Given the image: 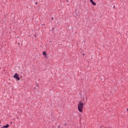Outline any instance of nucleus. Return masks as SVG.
Listing matches in <instances>:
<instances>
[{"label": "nucleus", "mask_w": 128, "mask_h": 128, "mask_svg": "<svg viewBox=\"0 0 128 128\" xmlns=\"http://www.w3.org/2000/svg\"><path fill=\"white\" fill-rule=\"evenodd\" d=\"M82 108H84V102L80 101L78 104V110L80 112H82Z\"/></svg>", "instance_id": "f257e3e1"}, {"label": "nucleus", "mask_w": 128, "mask_h": 128, "mask_svg": "<svg viewBox=\"0 0 128 128\" xmlns=\"http://www.w3.org/2000/svg\"><path fill=\"white\" fill-rule=\"evenodd\" d=\"M9 126H10V125H8V124H7L6 126H4L3 128H8Z\"/></svg>", "instance_id": "39448f33"}, {"label": "nucleus", "mask_w": 128, "mask_h": 128, "mask_svg": "<svg viewBox=\"0 0 128 128\" xmlns=\"http://www.w3.org/2000/svg\"><path fill=\"white\" fill-rule=\"evenodd\" d=\"M58 128H60V126Z\"/></svg>", "instance_id": "1a4fd4ad"}, {"label": "nucleus", "mask_w": 128, "mask_h": 128, "mask_svg": "<svg viewBox=\"0 0 128 128\" xmlns=\"http://www.w3.org/2000/svg\"><path fill=\"white\" fill-rule=\"evenodd\" d=\"M52 20H54V18L52 17Z\"/></svg>", "instance_id": "423d86ee"}, {"label": "nucleus", "mask_w": 128, "mask_h": 128, "mask_svg": "<svg viewBox=\"0 0 128 128\" xmlns=\"http://www.w3.org/2000/svg\"><path fill=\"white\" fill-rule=\"evenodd\" d=\"M35 4H38V2H36Z\"/></svg>", "instance_id": "0eeeda50"}, {"label": "nucleus", "mask_w": 128, "mask_h": 128, "mask_svg": "<svg viewBox=\"0 0 128 128\" xmlns=\"http://www.w3.org/2000/svg\"><path fill=\"white\" fill-rule=\"evenodd\" d=\"M14 78H16V80H20V76H18V74H14Z\"/></svg>", "instance_id": "f03ea898"}, {"label": "nucleus", "mask_w": 128, "mask_h": 128, "mask_svg": "<svg viewBox=\"0 0 128 128\" xmlns=\"http://www.w3.org/2000/svg\"><path fill=\"white\" fill-rule=\"evenodd\" d=\"M42 54L45 56V58H46V52H43Z\"/></svg>", "instance_id": "20e7f679"}, {"label": "nucleus", "mask_w": 128, "mask_h": 128, "mask_svg": "<svg viewBox=\"0 0 128 128\" xmlns=\"http://www.w3.org/2000/svg\"><path fill=\"white\" fill-rule=\"evenodd\" d=\"M90 2H91V4L93 5V6H96V4L94 2L93 0H90Z\"/></svg>", "instance_id": "7ed1b4c3"}, {"label": "nucleus", "mask_w": 128, "mask_h": 128, "mask_svg": "<svg viewBox=\"0 0 128 128\" xmlns=\"http://www.w3.org/2000/svg\"><path fill=\"white\" fill-rule=\"evenodd\" d=\"M64 126H66V124H64Z\"/></svg>", "instance_id": "6e6552de"}]
</instances>
